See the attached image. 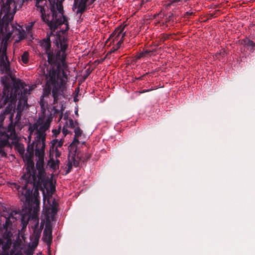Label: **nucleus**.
Segmentation results:
<instances>
[{"instance_id":"nucleus-42","label":"nucleus","mask_w":255,"mask_h":255,"mask_svg":"<svg viewBox=\"0 0 255 255\" xmlns=\"http://www.w3.org/2000/svg\"><path fill=\"white\" fill-rule=\"evenodd\" d=\"M74 123V128H75V126H78L79 125V123L77 121H75Z\"/></svg>"},{"instance_id":"nucleus-10","label":"nucleus","mask_w":255,"mask_h":255,"mask_svg":"<svg viewBox=\"0 0 255 255\" xmlns=\"http://www.w3.org/2000/svg\"><path fill=\"white\" fill-rule=\"evenodd\" d=\"M64 0H51V3L55 5V11H56V16L59 21H63V23L66 25L65 31H68L69 29L68 20L67 17L64 15V10L62 5V2Z\"/></svg>"},{"instance_id":"nucleus-29","label":"nucleus","mask_w":255,"mask_h":255,"mask_svg":"<svg viewBox=\"0 0 255 255\" xmlns=\"http://www.w3.org/2000/svg\"><path fill=\"white\" fill-rule=\"evenodd\" d=\"M245 44L248 46H251L252 47L255 46V43L252 40L247 39L245 41Z\"/></svg>"},{"instance_id":"nucleus-11","label":"nucleus","mask_w":255,"mask_h":255,"mask_svg":"<svg viewBox=\"0 0 255 255\" xmlns=\"http://www.w3.org/2000/svg\"><path fill=\"white\" fill-rule=\"evenodd\" d=\"M16 214L17 212L13 211L10 212L4 213L3 215H2V216L4 217L5 219V222L3 225L4 229L8 228L12 225V222H14L16 220L14 216Z\"/></svg>"},{"instance_id":"nucleus-44","label":"nucleus","mask_w":255,"mask_h":255,"mask_svg":"<svg viewBox=\"0 0 255 255\" xmlns=\"http://www.w3.org/2000/svg\"><path fill=\"white\" fill-rule=\"evenodd\" d=\"M90 158V155H89V154H87L86 155V160H88V159H89Z\"/></svg>"},{"instance_id":"nucleus-9","label":"nucleus","mask_w":255,"mask_h":255,"mask_svg":"<svg viewBox=\"0 0 255 255\" xmlns=\"http://www.w3.org/2000/svg\"><path fill=\"white\" fill-rule=\"evenodd\" d=\"M126 25L122 26H120L117 28L115 31L110 35L109 38L106 41V44H107L110 42L109 46L115 41H118L116 45L111 49V50L108 52L107 56L112 53L115 52L121 46L123 42V39L126 36V32H124Z\"/></svg>"},{"instance_id":"nucleus-49","label":"nucleus","mask_w":255,"mask_h":255,"mask_svg":"<svg viewBox=\"0 0 255 255\" xmlns=\"http://www.w3.org/2000/svg\"><path fill=\"white\" fill-rule=\"evenodd\" d=\"M62 116V113H61V116H60V118H61Z\"/></svg>"},{"instance_id":"nucleus-32","label":"nucleus","mask_w":255,"mask_h":255,"mask_svg":"<svg viewBox=\"0 0 255 255\" xmlns=\"http://www.w3.org/2000/svg\"><path fill=\"white\" fill-rule=\"evenodd\" d=\"M193 14V12L192 11H187L184 14V17L189 18V17Z\"/></svg>"},{"instance_id":"nucleus-23","label":"nucleus","mask_w":255,"mask_h":255,"mask_svg":"<svg viewBox=\"0 0 255 255\" xmlns=\"http://www.w3.org/2000/svg\"><path fill=\"white\" fill-rule=\"evenodd\" d=\"M7 137V139H1L0 140V147H3L5 146H7L9 144V142L8 141V139Z\"/></svg>"},{"instance_id":"nucleus-28","label":"nucleus","mask_w":255,"mask_h":255,"mask_svg":"<svg viewBox=\"0 0 255 255\" xmlns=\"http://www.w3.org/2000/svg\"><path fill=\"white\" fill-rule=\"evenodd\" d=\"M12 110V107L11 105H8L5 108L4 111L3 112L6 115L10 114Z\"/></svg>"},{"instance_id":"nucleus-48","label":"nucleus","mask_w":255,"mask_h":255,"mask_svg":"<svg viewBox=\"0 0 255 255\" xmlns=\"http://www.w3.org/2000/svg\"><path fill=\"white\" fill-rule=\"evenodd\" d=\"M67 118V116H66H66H65V117H64V119H65L66 118Z\"/></svg>"},{"instance_id":"nucleus-15","label":"nucleus","mask_w":255,"mask_h":255,"mask_svg":"<svg viewBox=\"0 0 255 255\" xmlns=\"http://www.w3.org/2000/svg\"><path fill=\"white\" fill-rule=\"evenodd\" d=\"M79 137H76L74 136L72 142L68 147V150L70 153L74 152V154H75L77 153V145L79 143V141L78 140Z\"/></svg>"},{"instance_id":"nucleus-25","label":"nucleus","mask_w":255,"mask_h":255,"mask_svg":"<svg viewBox=\"0 0 255 255\" xmlns=\"http://www.w3.org/2000/svg\"><path fill=\"white\" fill-rule=\"evenodd\" d=\"M47 213L48 214H51L54 216L57 213V209L54 207H52L47 210Z\"/></svg>"},{"instance_id":"nucleus-37","label":"nucleus","mask_w":255,"mask_h":255,"mask_svg":"<svg viewBox=\"0 0 255 255\" xmlns=\"http://www.w3.org/2000/svg\"><path fill=\"white\" fill-rule=\"evenodd\" d=\"M60 129H53L52 132L53 133L55 136H57L60 133Z\"/></svg>"},{"instance_id":"nucleus-34","label":"nucleus","mask_w":255,"mask_h":255,"mask_svg":"<svg viewBox=\"0 0 255 255\" xmlns=\"http://www.w3.org/2000/svg\"><path fill=\"white\" fill-rule=\"evenodd\" d=\"M63 133L64 134V136H66L67 134L69 133V131L66 128H65V126H64L63 129H62Z\"/></svg>"},{"instance_id":"nucleus-3","label":"nucleus","mask_w":255,"mask_h":255,"mask_svg":"<svg viewBox=\"0 0 255 255\" xmlns=\"http://www.w3.org/2000/svg\"><path fill=\"white\" fill-rule=\"evenodd\" d=\"M22 4V0H7L1 5L0 12V31L2 33H14L20 40L25 38V31L20 25L12 23V21L17 7H21Z\"/></svg>"},{"instance_id":"nucleus-47","label":"nucleus","mask_w":255,"mask_h":255,"mask_svg":"<svg viewBox=\"0 0 255 255\" xmlns=\"http://www.w3.org/2000/svg\"><path fill=\"white\" fill-rule=\"evenodd\" d=\"M76 0H75V2H74V6H75V7H76Z\"/></svg>"},{"instance_id":"nucleus-40","label":"nucleus","mask_w":255,"mask_h":255,"mask_svg":"<svg viewBox=\"0 0 255 255\" xmlns=\"http://www.w3.org/2000/svg\"><path fill=\"white\" fill-rule=\"evenodd\" d=\"M20 118V114L19 113H17L16 115L15 119H17V121H18Z\"/></svg>"},{"instance_id":"nucleus-1","label":"nucleus","mask_w":255,"mask_h":255,"mask_svg":"<svg viewBox=\"0 0 255 255\" xmlns=\"http://www.w3.org/2000/svg\"><path fill=\"white\" fill-rule=\"evenodd\" d=\"M60 49L55 54L51 50L50 36L47 34L46 38L41 40L40 45L45 50L47 55L48 62L50 67L45 74L46 83L43 86V94L40 98L39 105L42 109L45 110L48 106L47 98L49 97L51 92L53 98V104L57 103L61 97H64L66 89L67 75L65 71L67 66L65 63L66 51L68 47L67 40L64 37L59 39Z\"/></svg>"},{"instance_id":"nucleus-19","label":"nucleus","mask_w":255,"mask_h":255,"mask_svg":"<svg viewBox=\"0 0 255 255\" xmlns=\"http://www.w3.org/2000/svg\"><path fill=\"white\" fill-rule=\"evenodd\" d=\"M86 7L87 4H85L79 1L77 6L78 9L76 11L77 13H80L81 14H83L85 11Z\"/></svg>"},{"instance_id":"nucleus-26","label":"nucleus","mask_w":255,"mask_h":255,"mask_svg":"<svg viewBox=\"0 0 255 255\" xmlns=\"http://www.w3.org/2000/svg\"><path fill=\"white\" fill-rule=\"evenodd\" d=\"M66 125L70 128H74V123L72 119H69L66 122Z\"/></svg>"},{"instance_id":"nucleus-30","label":"nucleus","mask_w":255,"mask_h":255,"mask_svg":"<svg viewBox=\"0 0 255 255\" xmlns=\"http://www.w3.org/2000/svg\"><path fill=\"white\" fill-rule=\"evenodd\" d=\"M72 163L71 161H69L68 164H67V169L66 171V174H68L71 172V169L72 168Z\"/></svg>"},{"instance_id":"nucleus-39","label":"nucleus","mask_w":255,"mask_h":255,"mask_svg":"<svg viewBox=\"0 0 255 255\" xmlns=\"http://www.w3.org/2000/svg\"><path fill=\"white\" fill-rule=\"evenodd\" d=\"M173 16V14H171V15H169V16L167 18H168V21H170V20L173 21V19H172Z\"/></svg>"},{"instance_id":"nucleus-31","label":"nucleus","mask_w":255,"mask_h":255,"mask_svg":"<svg viewBox=\"0 0 255 255\" xmlns=\"http://www.w3.org/2000/svg\"><path fill=\"white\" fill-rule=\"evenodd\" d=\"M0 155L1 157L6 156V153L5 152L4 150L3 149V147H0Z\"/></svg>"},{"instance_id":"nucleus-6","label":"nucleus","mask_w":255,"mask_h":255,"mask_svg":"<svg viewBox=\"0 0 255 255\" xmlns=\"http://www.w3.org/2000/svg\"><path fill=\"white\" fill-rule=\"evenodd\" d=\"M50 5L49 9L50 12L46 13V9L49 10L47 5L46 0H36L35 6L39 9L41 13V18L44 22L49 26L51 31H55L58 27L63 24V21H59L56 16L55 11V5L51 3V0H49Z\"/></svg>"},{"instance_id":"nucleus-33","label":"nucleus","mask_w":255,"mask_h":255,"mask_svg":"<svg viewBox=\"0 0 255 255\" xmlns=\"http://www.w3.org/2000/svg\"><path fill=\"white\" fill-rule=\"evenodd\" d=\"M169 37V35H163L161 36L160 38V41L162 42H164L165 40H167Z\"/></svg>"},{"instance_id":"nucleus-18","label":"nucleus","mask_w":255,"mask_h":255,"mask_svg":"<svg viewBox=\"0 0 255 255\" xmlns=\"http://www.w3.org/2000/svg\"><path fill=\"white\" fill-rule=\"evenodd\" d=\"M41 231L34 229L32 236L34 238V241L33 242V245L36 246L38 244L39 239L40 237Z\"/></svg>"},{"instance_id":"nucleus-4","label":"nucleus","mask_w":255,"mask_h":255,"mask_svg":"<svg viewBox=\"0 0 255 255\" xmlns=\"http://www.w3.org/2000/svg\"><path fill=\"white\" fill-rule=\"evenodd\" d=\"M17 35H14V33L7 32L2 33L0 31V40H1V47L0 48V68L2 73L6 74L7 76H3L1 77L0 82L4 88V84L2 82V79L5 77L10 79L11 81H6L8 84V89L13 90L15 92L22 91L19 89V85L21 82L12 76V71L10 68V62L6 55L7 50V41L9 39L12 37H15Z\"/></svg>"},{"instance_id":"nucleus-17","label":"nucleus","mask_w":255,"mask_h":255,"mask_svg":"<svg viewBox=\"0 0 255 255\" xmlns=\"http://www.w3.org/2000/svg\"><path fill=\"white\" fill-rule=\"evenodd\" d=\"M60 161L58 159L54 160L53 158H50L48 161V164L51 168L55 171L59 168Z\"/></svg>"},{"instance_id":"nucleus-20","label":"nucleus","mask_w":255,"mask_h":255,"mask_svg":"<svg viewBox=\"0 0 255 255\" xmlns=\"http://www.w3.org/2000/svg\"><path fill=\"white\" fill-rule=\"evenodd\" d=\"M4 229L5 230V231L2 235V240L4 241L8 240V239L11 240V237L12 236L11 232L10 231H8V228H6Z\"/></svg>"},{"instance_id":"nucleus-8","label":"nucleus","mask_w":255,"mask_h":255,"mask_svg":"<svg viewBox=\"0 0 255 255\" xmlns=\"http://www.w3.org/2000/svg\"><path fill=\"white\" fill-rule=\"evenodd\" d=\"M52 119L50 117L45 118L44 116L39 118L35 124L36 128V139L31 144L35 146H39L40 144H43L45 146V132L50 127Z\"/></svg>"},{"instance_id":"nucleus-45","label":"nucleus","mask_w":255,"mask_h":255,"mask_svg":"<svg viewBox=\"0 0 255 255\" xmlns=\"http://www.w3.org/2000/svg\"><path fill=\"white\" fill-rule=\"evenodd\" d=\"M96 0H91V3H93Z\"/></svg>"},{"instance_id":"nucleus-27","label":"nucleus","mask_w":255,"mask_h":255,"mask_svg":"<svg viewBox=\"0 0 255 255\" xmlns=\"http://www.w3.org/2000/svg\"><path fill=\"white\" fill-rule=\"evenodd\" d=\"M20 246V241H17V242L14 243L13 245V250H11V254H13L14 252V250L17 249V248H19Z\"/></svg>"},{"instance_id":"nucleus-2","label":"nucleus","mask_w":255,"mask_h":255,"mask_svg":"<svg viewBox=\"0 0 255 255\" xmlns=\"http://www.w3.org/2000/svg\"><path fill=\"white\" fill-rule=\"evenodd\" d=\"M35 150V145H28L27 151L28 155L26 154L24 160L26 162V172L21 177L24 180L23 185H19L14 183V187L18 192V197L21 201L27 203L28 206L32 208L35 205L34 210L39 208V201L36 197L32 195L33 189H35V174L36 169L32 157Z\"/></svg>"},{"instance_id":"nucleus-12","label":"nucleus","mask_w":255,"mask_h":255,"mask_svg":"<svg viewBox=\"0 0 255 255\" xmlns=\"http://www.w3.org/2000/svg\"><path fill=\"white\" fill-rule=\"evenodd\" d=\"M13 114H11L10 117V123L7 126L6 132V136L8 138L10 139H15L16 138V135L15 133V125L13 124L12 119Z\"/></svg>"},{"instance_id":"nucleus-22","label":"nucleus","mask_w":255,"mask_h":255,"mask_svg":"<svg viewBox=\"0 0 255 255\" xmlns=\"http://www.w3.org/2000/svg\"><path fill=\"white\" fill-rule=\"evenodd\" d=\"M53 145L56 146V148L60 147L62 146L63 144V140L61 139L58 140L57 139H55L53 140Z\"/></svg>"},{"instance_id":"nucleus-36","label":"nucleus","mask_w":255,"mask_h":255,"mask_svg":"<svg viewBox=\"0 0 255 255\" xmlns=\"http://www.w3.org/2000/svg\"><path fill=\"white\" fill-rule=\"evenodd\" d=\"M55 156L56 158L60 156L61 152L59 151V150L57 148H55Z\"/></svg>"},{"instance_id":"nucleus-35","label":"nucleus","mask_w":255,"mask_h":255,"mask_svg":"<svg viewBox=\"0 0 255 255\" xmlns=\"http://www.w3.org/2000/svg\"><path fill=\"white\" fill-rule=\"evenodd\" d=\"M5 116H6V115L3 112L1 113L0 114V121L1 122H2L4 121Z\"/></svg>"},{"instance_id":"nucleus-13","label":"nucleus","mask_w":255,"mask_h":255,"mask_svg":"<svg viewBox=\"0 0 255 255\" xmlns=\"http://www.w3.org/2000/svg\"><path fill=\"white\" fill-rule=\"evenodd\" d=\"M43 240L47 245H50L52 240V228L50 226L46 225L45 228L43 232Z\"/></svg>"},{"instance_id":"nucleus-46","label":"nucleus","mask_w":255,"mask_h":255,"mask_svg":"<svg viewBox=\"0 0 255 255\" xmlns=\"http://www.w3.org/2000/svg\"><path fill=\"white\" fill-rule=\"evenodd\" d=\"M75 114L77 115V116L78 115V110L76 111H75Z\"/></svg>"},{"instance_id":"nucleus-41","label":"nucleus","mask_w":255,"mask_h":255,"mask_svg":"<svg viewBox=\"0 0 255 255\" xmlns=\"http://www.w3.org/2000/svg\"><path fill=\"white\" fill-rule=\"evenodd\" d=\"M89 0H81L80 1V2H82V3H85V4H87V1H88Z\"/></svg>"},{"instance_id":"nucleus-38","label":"nucleus","mask_w":255,"mask_h":255,"mask_svg":"<svg viewBox=\"0 0 255 255\" xmlns=\"http://www.w3.org/2000/svg\"><path fill=\"white\" fill-rule=\"evenodd\" d=\"M152 90V89H146V90H143L142 91H139V93L140 94H142V93H145V92H148L151 91Z\"/></svg>"},{"instance_id":"nucleus-5","label":"nucleus","mask_w":255,"mask_h":255,"mask_svg":"<svg viewBox=\"0 0 255 255\" xmlns=\"http://www.w3.org/2000/svg\"><path fill=\"white\" fill-rule=\"evenodd\" d=\"M45 147L43 144H40L39 146H35V154L38 158L36 163L35 192H37L38 190L44 192L49 182V177L46 176L44 168Z\"/></svg>"},{"instance_id":"nucleus-14","label":"nucleus","mask_w":255,"mask_h":255,"mask_svg":"<svg viewBox=\"0 0 255 255\" xmlns=\"http://www.w3.org/2000/svg\"><path fill=\"white\" fill-rule=\"evenodd\" d=\"M156 51L155 49L152 50H143L142 51L137 54L135 56V58L136 59H139L143 57H151Z\"/></svg>"},{"instance_id":"nucleus-43","label":"nucleus","mask_w":255,"mask_h":255,"mask_svg":"<svg viewBox=\"0 0 255 255\" xmlns=\"http://www.w3.org/2000/svg\"><path fill=\"white\" fill-rule=\"evenodd\" d=\"M3 243V241L2 239L0 238V247L1 246V245Z\"/></svg>"},{"instance_id":"nucleus-21","label":"nucleus","mask_w":255,"mask_h":255,"mask_svg":"<svg viewBox=\"0 0 255 255\" xmlns=\"http://www.w3.org/2000/svg\"><path fill=\"white\" fill-rule=\"evenodd\" d=\"M21 61L24 64H27L29 61V53L27 51H25L21 55Z\"/></svg>"},{"instance_id":"nucleus-16","label":"nucleus","mask_w":255,"mask_h":255,"mask_svg":"<svg viewBox=\"0 0 255 255\" xmlns=\"http://www.w3.org/2000/svg\"><path fill=\"white\" fill-rule=\"evenodd\" d=\"M71 155V159L72 160L73 164L75 167H78L79 165V162L78 160L76 159V156H77V158H78L80 160H82L83 161H85V160H83L82 158L79 157V154L76 153L75 154L74 152H72V153H70L69 152V157Z\"/></svg>"},{"instance_id":"nucleus-7","label":"nucleus","mask_w":255,"mask_h":255,"mask_svg":"<svg viewBox=\"0 0 255 255\" xmlns=\"http://www.w3.org/2000/svg\"><path fill=\"white\" fill-rule=\"evenodd\" d=\"M2 80L4 84V88H3L2 95H0V109L7 103H10L11 104L14 102L17 98L19 99L20 102H23L24 104L27 103L26 96L28 93L27 89H24L20 92H15L13 89H8V84L6 83L7 80L11 81L10 79L4 77Z\"/></svg>"},{"instance_id":"nucleus-24","label":"nucleus","mask_w":255,"mask_h":255,"mask_svg":"<svg viewBox=\"0 0 255 255\" xmlns=\"http://www.w3.org/2000/svg\"><path fill=\"white\" fill-rule=\"evenodd\" d=\"M75 132V136L76 137H80L81 136L82 134V130L80 129L79 127H76L74 129Z\"/></svg>"}]
</instances>
